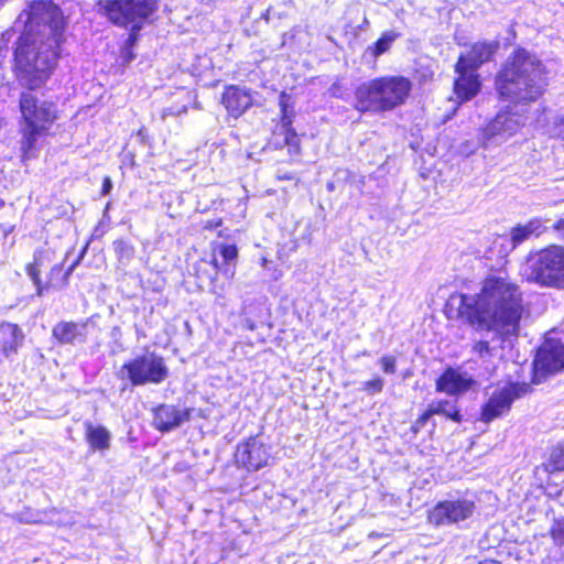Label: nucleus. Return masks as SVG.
I'll return each mask as SVG.
<instances>
[{"mask_svg": "<svg viewBox=\"0 0 564 564\" xmlns=\"http://www.w3.org/2000/svg\"><path fill=\"white\" fill-rule=\"evenodd\" d=\"M25 30L15 48V72L19 83L28 88L20 96L23 118L21 150L24 159L33 155L39 137L55 120V105L34 93L48 78L56 65L58 47L64 34V18L51 0L33 1L19 15Z\"/></svg>", "mask_w": 564, "mask_h": 564, "instance_id": "obj_1", "label": "nucleus"}, {"mask_svg": "<svg viewBox=\"0 0 564 564\" xmlns=\"http://www.w3.org/2000/svg\"><path fill=\"white\" fill-rule=\"evenodd\" d=\"M458 313L475 330L482 334L471 345V354L490 371L502 360L520 333V322L527 313L520 286L508 275H488L479 293H460Z\"/></svg>", "mask_w": 564, "mask_h": 564, "instance_id": "obj_2", "label": "nucleus"}, {"mask_svg": "<svg viewBox=\"0 0 564 564\" xmlns=\"http://www.w3.org/2000/svg\"><path fill=\"white\" fill-rule=\"evenodd\" d=\"M547 86L543 63L525 48L510 54L497 73L496 90L512 106L499 111L481 129L478 141L482 148L498 147L514 135L527 122L529 105L535 102Z\"/></svg>", "mask_w": 564, "mask_h": 564, "instance_id": "obj_3", "label": "nucleus"}, {"mask_svg": "<svg viewBox=\"0 0 564 564\" xmlns=\"http://www.w3.org/2000/svg\"><path fill=\"white\" fill-rule=\"evenodd\" d=\"M412 83L404 76H382L360 84L354 107L361 112L380 113L405 104Z\"/></svg>", "mask_w": 564, "mask_h": 564, "instance_id": "obj_4", "label": "nucleus"}, {"mask_svg": "<svg viewBox=\"0 0 564 564\" xmlns=\"http://www.w3.org/2000/svg\"><path fill=\"white\" fill-rule=\"evenodd\" d=\"M523 274L541 286L564 289V247L552 245L527 258Z\"/></svg>", "mask_w": 564, "mask_h": 564, "instance_id": "obj_5", "label": "nucleus"}, {"mask_svg": "<svg viewBox=\"0 0 564 564\" xmlns=\"http://www.w3.org/2000/svg\"><path fill=\"white\" fill-rule=\"evenodd\" d=\"M98 11L113 24L139 30L155 9V0H99Z\"/></svg>", "mask_w": 564, "mask_h": 564, "instance_id": "obj_6", "label": "nucleus"}, {"mask_svg": "<svg viewBox=\"0 0 564 564\" xmlns=\"http://www.w3.org/2000/svg\"><path fill=\"white\" fill-rule=\"evenodd\" d=\"M167 367L162 357L154 352H147L127 361L118 376L127 378L132 386L161 383L167 377Z\"/></svg>", "mask_w": 564, "mask_h": 564, "instance_id": "obj_7", "label": "nucleus"}, {"mask_svg": "<svg viewBox=\"0 0 564 564\" xmlns=\"http://www.w3.org/2000/svg\"><path fill=\"white\" fill-rule=\"evenodd\" d=\"M530 387L525 383H507L497 388L484 404L480 420L489 423L509 412L512 402L524 395Z\"/></svg>", "mask_w": 564, "mask_h": 564, "instance_id": "obj_8", "label": "nucleus"}, {"mask_svg": "<svg viewBox=\"0 0 564 564\" xmlns=\"http://www.w3.org/2000/svg\"><path fill=\"white\" fill-rule=\"evenodd\" d=\"M475 509V502L468 499L444 500L429 511L427 519L435 527L454 525L471 518Z\"/></svg>", "mask_w": 564, "mask_h": 564, "instance_id": "obj_9", "label": "nucleus"}, {"mask_svg": "<svg viewBox=\"0 0 564 564\" xmlns=\"http://www.w3.org/2000/svg\"><path fill=\"white\" fill-rule=\"evenodd\" d=\"M236 463L249 471L259 470L268 465L271 455L261 437H250L238 444L235 453Z\"/></svg>", "mask_w": 564, "mask_h": 564, "instance_id": "obj_10", "label": "nucleus"}, {"mask_svg": "<svg viewBox=\"0 0 564 564\" xmlns=\"http://www.w3.org/2000/svg\"><path fill=\"white\" fill-rule=\"evenodd\" d=\"M534 369L538 376L555 375L564 369V345L561 340H544L536 351Z\"/></svg>", "mask_w": 564, "mask_h": 564, "instance_id": "obj_11", "label": "nucleus"}, {"mask_svg": "<svg viewBox=\"0 0 564 564\" xmlns=\"http://www.w3.org/2000/svg\"><path fill=\"white\" fill-rule=\"evenodd\" d=\"M499 48L498 41L474 43L466 54L458 57V68H469L476 72L482 64L490 62Z\"/></svg>", "mask_w": 564, "mask_h": 564, "instance_id": "obj_12", "label": "nucleus"}, {"mask_svg": "<svg viewBox=\"0 0 564 564\" xmlns=\"http://www.w3.org/2000/svg\"><path fill=\"white\" fill-rule=\"evenodd\" d=\"M474 384L475 380L466 372L448 368L436 380V391L458 395L467 392Z\"/></svg>", "mask_w": 564, "mask_h": 564, "instance_id": "obj_13", "label": "nucleus"}, {"mask_svg": "<svg viewBox=\"0 0 564 564\" xmlns=\"http://www.w3.org/2000/svg\"><path fill=\"white\" fill-rule=\"evenodd\" d=\"M191 410H180L174 405L163 404L155 409L153 424L161 432H167L189 421Z\"/></svg>", "mask_w": 564, "mask_h": 564, "instance_id": "obj_14", "label": "nucleus"}, {"mask_svg": "<svg viewBox=\"0 0 564 564\" xmlns=\"http://www.w3.org/2000/svg\"><path fill=\"white\" fill-rule=\"evenodd\" d=\"M221 102L230 116L238 118L252 106L253 98L249 89L229 86L223 94Z\"/></svg>", "mask_w": 564, "mask_h": 564, "instance_id": "obj_15", "label": "nucleus"}, {"mask_svg": "<svg viewBox=\"0 0 564 564\" xmlns=\"http://www.w3.org/2000/svg\"><path fill=\"white\" fill-rule=\"evenodd\" d=\"M455 72L458 77L455 80L454 93L459 101H466L475 97L480 89V82L476 72L464 68H458V63L455 65Z\"/></svg>", "mask_w": 564, "mask_h": 564, "instance_id": "obj_16", "label": "nucleus"}, {"mask_svg": "<svg viewBox=\"0 0 564 564\" xmlns=\"http://www.w3.org/2000/svg\"><path fill=\"white\" fill-rule=\"evenodd\" d=\"M432 415H444L454 422L462 421V415L455 401L437 400L432 401L423 414L415 421L416 427H423Z\"/></svg>", "mask_w": 564, "mask_h": 564, "instance_id": "obj_17", "label": "nucleus"}, {"mask_svg": "<svg viewBox=\"0 0 564 564\" xmlns=\"http://www.w3.org/2000/svg\"><path fill=\"white\" fill-rule=\"evenodd\" d=\"M23 340L24 334L17 324L7 322L0 324V357L15 354Z\"/></svg>", "mask_w": 564, "mask_h": 564, "instance_id": "obj_18", "label": "nucleus"}, {"mask_svg": "<svg viewBox=\"0 0 564 564\" xmlns=\"http://www.w3.org/2000/svg\"><path fill=\"white\" fill-rule=\"evenodd\" d=\"M52 256L53 252L50 249L36 250L33 262L26 265V273L36 288L37 296H43L48 290V285H43V282L40 279V269L53 260Z\"/></svg>", "mask_w": 564, "mask_h": 564, "instance_id": "obj_19", "label": "nucleus"}, {"mask_svg": "<svg viewBox=\"0 0 564 564\" xmlns=\"http://www.w3.org/2000/svg\"><path fill=\"white\" fill-rule=\"evenodd\" d=\"M86 324L74 322H61L53 328V336L61 344H74L76 340L85 339Z\"/></svg>", "mask_w": 564, "mask_h": 564, "instance_id": "obj_20", "label": "nucleus"}, {"mask_svg": "<svg viewBox=\"0 0 564 564\" xmlns=\"http://www.w3.org/2000/svg\"><path fill=\"white\" fill-rule=\"evenodd\" d=\"M85 430L86 440L94 449L105 451L110 447L111 434L105 426L86 422Z\"/></svg>", "mask_w": 564, "mask_h": 564, "instance_id": "obj_21", "label": "nucleus"}, {"mask_svg": "<svg viewBox=\"0 0 564 564\" xmlns=\"http://www.w3.org/2000/svg\"><path fill=\"white\" fill-rule=\"evenodd\" d=\"M542 232V223L540 219H532L525 225H518L510 232L513 247L522 243L532 235L539 236Z\"/></svg>", "mask_w": 564, "mask_h": 564, "instance_id": "obj_22", "label": "nucleus"}, {"mask_svg": "<svg viewBox=\"0 0 564 564\" xmlns=\"http://www.w3.org/2000/svg\"><path fill=\"white\" fill-rule=\"evenodd\" d=\"M219 254L223 258L224 264L220 267L218 260L214 259V267L220 270L227 278H232L235 274V268L231 265V262L235 261L238 256L237 247L235 245H221L219 248Z\"/></svg>", "mask_w": 564, "mask_h": 564, "instance_id": "obj_23", "label": "nucleus"}, {"mask_svg": "<svg viewBox=\"0 0 564 564\" xmlns=\"http://www.w3.org/2000/svg\"><path fill=\"white\" fill-rule=\"evenodd\" d=\"M75 265H76V263L70 265L68 268V270L64 274H62L63 265L62 264H55L51 269V271H50L48 281L46 283H43V285H48V289H51V288H55V289L64 288L67 284L68 278L72 274Z\"/></svg>", "mask_w": 564, "mask_h": 564, "instance_id": "obj_24", "label": "nucleus"}, {"mask_svg": "<svg viewBox=\"0 0 564 564\" xmlns=\"http://www.w3.org/2000/svg\"><path fill=\"white\" fill-rule=\"evenodd\" d=\"M284 147H288V151L292 159L300 154V137L294 130L288 128L284 123Z\"/></svg>", "mask_w": 564, "mask_h": 564, "instance_id": "obj_25", "label": "nucleus"}, {"mask_svg": "<svg viewBox=\"0 0 564 564\" xmlns=\"http://www.w3.org/2000/svg\"><path fill=\"white\" fill-rule=\"evenodd\" d=\"M113 249L118 259L122 262H129L134 256V248L127 240L120 239L113 242Z\"/></svg>", "mask_w": 564, "mask_h": 564, "instance_id": "obj_26", "label": "nucleus"}, {"mask_svg": "<svg viewBox=\"0 0 564 564\" xmlns=\"http://www.w3.org/2000/svg\"><path fill=\"white\" fill-rule=\"evenodd\" d=\"M398 36L399 34L394 31L384 32L375 43L373 55L379 56L386 53Z\"/></svg>", "mask_w": 564, "mask_h": 564, "instance_id": "obj_27", "label": "nucleus"}, {"mask_svg": "<svg viewBox=\"0 0 564 564\" xmlns=\"http://www.w3.org/2000/svg\"><path fill=\"white\" fill-rule=\"evenodd\" d=\"M12 518L22 523H41L44 521V513L41 511L25 509L12 514Z\"/></svg>", "mask_w": 564, "mask_h": 564, "instance_id": "obj_28", "label": "nucleus"}, {"mask_svg": "<svg viewBox=\"0 0 564 564\" xmlns=\"http://www.w3.org/2000/svg\"><path fill=\"white\" fill-rule=\"evenodd\" d=\"M546 469L551 473L564 470V446H558L552 451Z\"/></svg>", "mask_w": 564, "mask_h": 564, "instance_id": "obj_29", "label": "nucleus"}, {"mask_svg": "<svg viewBox=\"0 0 564 564\" xmlns=\"http://www.w3.org/2000/svg\"><path fill=\"white\" fill-rule=\"evenodd\" d=\"M384 381L377 377L362 383V390L369 394H376L382 391Z\"/></svg>", "mask_w": 564, "mask_h": 564, "instance_id": "obj_30", "label": "nucleus"}, {"mask_svg": "<svg viewBox=\"0 0 564 564\" xmlns=\"http://www.w3.org/2000/svg\"><path fill=\"white\" fill-rule=\"evenodd\" d=\"M551 535L556 543H564V521L556 520L551 529Z\"/></svg>", "mask_w": 564, "mask_h": 564, "instance_id": "obj_31", "label": "nucleus"}, {"mask_svg": "<svg viewBox=\"0 0 564 564\" xmlns=\"http://www.w3.org/2000/svg\"><path fill=\"white\" fill-rule=\"evenodd\" d=\"M379 362L382 367V370L386 373L392 375L395 372L397 366H395V358L393 356H383L380 358Z\"/></svg>", "mask_w": 564, "mask_h": 564, "instance_id": "obj_32", "label": "nucleus"}, {"mask_svg": "<svg viewBox=\"0 0 564 564\" xmlns=\"http://www.w3.org/2000/svg\"><path fill=\"white\" fill-rule=\"evenodd\" d=\"M186 111H187L186 106L169 107L162 111V119H165L170 116H181V115L185 113Z\"/></svg>", "mask_w": 564, "mask_h": 564, "instance_id": "obj_33", "label": "nucleus"}, {"mask_svg": "<svg viewBox=\"0 0 564 564\" xmlns=\"http://www.w3.org/2000/svg\"><path fill=\"white\" fill-rule=\"evenodd\" d=\"M111 188H112L111 180L109 177H105L104 183H102V194L104 195L108 194Z\"/></svg>", "mask_w": 564, "mask_h": 564, "instance_id": "obj_34", "label": "nucleus"}, {"mask_svg": "<svg viewBox=\"0 0 564 564\" xmlns=\"http://www.w3.org/2000/svg\"><path fill=\"white\" fill-rule=\"evenodd\" d=\"M479 564H502V563L499 561H496V560L486 558V560L480 561Z\"/></svg>", "mask_w": 564, "mask_h": 564, "instance_id": "obj_35", "label": "nucleus"}, {"mask_svg": "<svg viewBox=\"0 0 564 564\" xmlns=\"http://www.w3.org/2000/svg\"><path fill=\"white\" fill-rule=\"evenodd\" d=\"M554 120H555V121H554V122H555V124L564 126V117H563V116H556V117L554 118Z\"/></svg>", "mask_w": 564, "mask_h": 564, "instance_id": "obj_36", "label": "nucleus"}, {"mask_svg": "<svg viewBox=\"0 0 564 564\" xmlns=\"http://www.w3.org/2000/svg\"><path fill=\"white\" fill-rule=\"evenodd\" d=\"M278 105L282 108V93L278 96Z\"/></svg>", "mask_w": 564, "mask_h": 564, "instance_id": "obj_37", "label": "nucleus"}, {"mask_svg": "<svg viewBox=\"0 0 564 564\" xmlns=\"http://www.w3.org/2000/svg\"><path fill=\"white\" fill-rule=\"evenodd\" d=\"M558 137H562L564 138V129H561L558 132H557Z\"/></svg>", "mask_w": 564, "mask_h": 564, "instance_id": "obj_38", "label": "nucleus"}, {"mask_svg": "<svg viewBox=\"0 0 564 564\" xmlns=\"http://www.w3.org/2000/svg\"><path fill=\"white\" fill-rule=\"evenodd\" d=\"M360 355H362V356H369L370 354H369V351L364 350V351H361V352H360Z\"/></svg>", "mask_w": 564, "mask_h": 564, "instance_id": "obj_39", "label": "nucleus"}, {"mask_svg": "<svg viewBox=\"0 0 564 564\" xmlns=\"http://www.w3.org/2000/svg\"><path fill=\"white\" fill-rule=\"evenodd\" d=\"M4 205V202L0 199V208Z\"/></svg>", "mask_w": 564, "mask_h": 564, "instance_id": "obj_40", "label": "nucleus"}, {"mask_svg": "<svg viewBox=\"0 0 564 564\" xmlns=\"http://www.w3.org/2000/svg\"><path fill=\"white\" fill-rule=\"evenodd\" d=\"M6 0H0V4H2Z\"/></svg>", "mask_w": 564, "mask_h": 564, "instance_id": "obj_41", "label": "nucleus"}, {"mask_svg": "<svg viewBox=\"0 0 564 564\" xmlns=\"http://www.w3.org/2000/svg\"><path fill=\"white\" fill-rule=\"evenodd\" d=\"M283 111H284V113L286 112V108L285 107L283 108Z\"/></svg>", "mask_w": 564, "mask_h": 564, "instance_id": "obj_42", "label": "nucleus"}]
</instances>
